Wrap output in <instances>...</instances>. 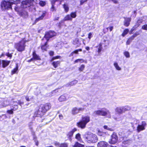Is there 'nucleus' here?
<instances>
[{"mask_svg": "<svg viewBox=\"0 0 147 147\" xmlns=\"http://www.w3.org/2000/svg\"><path fill=\"white\" fill-rule=\"evenodd\" d=\"M20 0L15 1V0H7L2 1L1 3V7L2 10L12 9V5L16 4V5L20 4Z\"/></svg>", "mask_w": 147, "mask_h": 147, "instance_id": "nucleus-1", "label": "nucleus"}, {"mask_svg": "<svg viewBox=\"0 0 147 147\" xmlns=\"http://www.w3.org/2000/svg\"><path fill=\"white\" fill-rule=\"evenodd\" d=\"M16 5L14 9L15 10L17 11L18 14L24 18H26L28 17V12L26 11L27 9L30 7H23L22 5V4L21 3L20 6L19 5Z\"/></svg>", "mask_w": 147, "mask_h": 147, "instance_id": "nucleus-2", "label": "nucleus"}, {"mask_svg": "<svg viewBox=\"0 0 147 147\" xmlns=\"http://www.w3.org/2000/svg\"><path fill=\"white\" fill-rule=\"evenodd\" d=\"M93 115L95 116L96 115H101L102 116H106L107 117L110 118L111 117V113L108 110L103 108L100 110L95 111L93 113Z\"/></svg>", "mask_w": 147, "mask_h": 147, "instance_id": "nucleus-3", "label": "nucleus"}, {"mask_svg": "<svg viewBox=\"0 0 147 147\" xmlns=\"http://www.w3.org/2000/svg\"><path fill=\"white\" fill-rule=\"evenodd\" d=\"M90 120V117L89 116H82L81 120L77 123V126L82 129H84L86 127V124L89 122Z\"/></svg>", "mask_w": 147, "mask_h": 147, "instance_id": "nucleus-4", "label": "nucleus"}, {"mask_svg": "<svg viewBox=\"0 0 147 147\" xmlns=\"http://www.w3.org/2000/svg\"><path fill=\"white\" fill-rule=\"evenodd\" d=\"M84 138L86 141L88 143H95L98 140L96 136L92 134L85 135L84 136Z\"/></svg>", "mask_w": 147, "mask_h": 147, "instance_id": "nucleus-5", "label": "nucleus"}, {"mask_svg": "<svg viewBox=\"0 0 147 147\" xmlns=\"http://www.w3.org/2000/svg\"><path fill=\"white\" fill-rule=\"evenodd\" d=\"M26 41L24 39H22L19 42L15 44L14 45L15 48L19 52H22L24 51L26 46Z\"/></svg>", "mask_w": 147, "mask_h": 147, "instance_id": "nucleus-6", "label": "nucleus"}, {"mask_svg": "<svg viewBox=\"0 0 147 147\" xmlns=\"http://www.w3.org/2000/svg\"><path fill=\"white\" fill-rule=\"evenodd\" d=\"M131 108L129 106H125L122 107H118L115 109V111L118 114H121L123 112L129 110Z\"/></svg>", "mask_w": 147, "mask_h": 147, "instance_id": "nucleus-7", "label": "nucleus"}, {"mask_svg": "<svg viewBox=\"0 0 147 147\" xmlns=\"http://www.w3.org/2000/svg\"><path fill=\"white\" fill-rule=\"evenodd\" d=\"M56 35V33L53 31H49L47 32L46 33L44 38L42 39V40H47L48 41L49 39Z\"/></svg>", "mask_w": 147, "mask_h": 147, "instance_id": "nucleus-8", "label": "nucleus"}, {"mask_svg": "<svg viewBox=\"0 0 147 147\" xmlns=\"http://www.w3.org/2000/svg\"><path fill=\"white\" fill-rule=\"evenodd\" d=\"M47 111V110H46L44 105H41L37 112V114L39 116H41L43 115L44 113Z\"/></svg>", "mask_w": 147, "mask_h": 147, "instance_id": "nucleus-9", "label": "nucleus"}, {"mask_svg": "<svg viewBox=\"0 0 147 147\" xmlns=\"http://www.w3.org/2000/svg\"><path fill=\"white\" fill-rule=\"evenodd\" d=\"M34 2L33 0H25V1H22L21 3L23 7H24L25 6H26L25 7L26 8L28 6H32Z\"/></svg>", "mask_w": 147, "mask_h": 147, "instance_id": "nucleus-10", "label": "nucleus"}, {"mask_svg": "<svg viewBox=\"0 0 147 147\" xmlns=\"http://www.w3.org/2000/svg\"><path fill=\"white\" fill-rule=\"evenodd\" d=\"M146 125V123L145 121H142L141 124L138 125V126L137 127V132H139L140 131L145 129Z\"/></svg>", "mask_w": 147, "mask_h": 147, "instance_id": "nucleus-11", "label": "nucleus"}, {"mask_svg": "<svg viewBox=\"0 0 147 147\" xmlns=\"http://www.w3.org/2000/svg\"><path fill=\"white\" fill-rule=\"evenodd\" d=\"M111 137V139L109 141L110 144H114L117 142L118 137L116 133H113Z\"/></svg>", "mask_w": 147, "mask_h": 147, "instance_id": "nucleus-12", "label": "nucleus"}, {"mask_svg": "<svg viewBox=\"0 0 147 147\" xmlns=\"http://www.w3.org/2000/svg\"><path fill=\"white\" fill-rule=\"evenodd\" d=\"M84 110V108H82L74 107L72 110V113L73 115H76L79 113L80 111H82Z\"/></svg>", "mask_w": 147, "mask_h": 147, "instance_id": "nucleus-13", "label": "nucleus"}, {"mask_svg": "<svg viewBox=\"0 0 147 147\" xmlns=\"http://www.w3.org/2000/svg\"><path fill=\"white\" fill-rule=\"evenodd\" d=\"M97 147H116L108 145L107 142L104 141L98 142L97 145Z\"/></svg>", "mask_w": 147, "mask_h": 147, "instance_id": "nucleus-14", "label": "nucleus"}, {"mask_svg": "<svg viewBox=\"0 0 147 147\" xmlns=\"http://www.w3.org/2000/svg\"><path fill=\"white\" fill-rule=\"evenodd\" d=\"M77 129L76 128H74L71 131L69 132L67 134V136L69 140H71V138L73 136L74 133L76 131Z\"/></svg>", "mask_w": 147, "mask_h": 147, "instance_id": "nucleus-15", "label": "nucleus"}, {"mask_svg": "<svg viewBox=\"0 0 147 147\" xmlns=\"http://www.w3.org/2000/svg\"><path fill=\"white\" fill-rule=\"evenodd\" d=\"M139 123V121L136 118H132L131 119L130 123L131 124V126L134 128V125L137 124Z\"/></svg>", "mask_w": 147, "mask_h": 147, "instance_id": "nucleus-16", "label": "nucleus"}, {"mask_svg": "<svg viewBox=\"0 0 147 147\" xmlns=\"http://www.w3.org/2000/svg\"><path fill=\"white\" fill-rule=\"evenodd\" d=\"M131 21L130 18H125V20L124 22V25L126 26H129L130 22Z\"/></svg>", "mask_w": 147, "mask_h": 147, "instance_id": "nucleus-17", "label": "nucleus"}, {"mask_svg": "<svg viewBox=\"0 0 147 147\" xmlns=\"http://www.w3.org/2000/svg\"><path fill=\"white\" fill-rule=\"evenodd\" d=\"M55 145L59 147H68V144L67 143H63L59 144V143H56L55 144Z\"/></svg>", "mask_w": 147, "mask_h": 147, "instance_id": "nucleus-18", "label": "nucleus"}, {"mask_svg": "<svg viewBox=\"0 0 147 147\" xmlns=\"http://www.w3.org/2000/svg\"><path fill=\"white\" fill-rule=\"evenodd\" d=\"M10 63V61L7 60H2V67L5 68Z\"/></svg>", "mask_w": 147, "mask_h": 147, "instance_id": "nucleus-19", "label": "nucleus"}, {"mask_svg": "<svg viewBox=\"0 0 147 147\" xmlns=\"http://www.w3.org/2000/svg\"><path fill=\"white\" fill-rule=\"evenodd\" d=\"M46 12L45 11H44V12H42L41 16H40L39 17L36 18V20L35 21V22H38V21H39L40 20H42L43 19V18L45 16V14H46Z\"/></svg>", "mask_w": 147, "mask_h": 147, "instance_id": "nucleus-20", "label": "nucleus"}, {"mask_svg": "<svg viewBox=\"0 0 147 147\" xmlns=\"http://www.w3.org/2000/svg\"><path fill=\"white\" fill-rule=\"evenodd\" d=\"M32 56L33 58H32L34 60H40V57L39 56L37 55L35 53V51H34L32 53Z\"/></svg>", "mask_w": 147, "mask_h": 147, "instance_id": "nucleus-21", "label": "nucleus"}, {"mask_svg": "<svg viewBox=\"0 0 147 147\" xmlns=\"http://www.w3.org/2000/svg\"><path fill=\"white\" fill-rule=\"evenodd\" d=\"M9 102L7 101H4L3 102L0 103V108L5 107L8 105Z\"/></svg>", "mask_w": 147, "mask_h": 147, "instance_id": "nucleus-22", "label": "nucleus"}, {"mask_svg": "<svg viewBox=\"0 0 147 147\" xmlns=\"http://www.w3.org/2000/svg\"><path fill=\"white\" fill-rule=\"evenodd\" d=\"M67 99L66 95L64 94L61 95L59 98L58 100L60 102L65 101Z\"/></svg>", "mask_w": 147, "mask_h": 147, "instance_id": "nucleus-23", "label": "nucleus"}, {"mask_svg": "<svg viewBox=\"0 0 147 147\" xmlns=\"http://www.w3.org/2000/svg\"><path fill=\"white\" fill-rule=\"evenodd\" d=\"M44 41L45 42V44L44 45H42L41 47L42 51L43 52H44L45 51H46L47 48V43L48 41H47V40H44Z\"/></svg>", "mask_w": 147, "mask_h": 147, "instance_id": "nucleus-24", "label": "nucleus"}, {"mask_svg": "<svg viewBox=\"0 0 147 147\" xmlns=\"http://www.w3.org/2000/svg\"><path fill=\"white\" fill-rule=\"evenodd\" d=\"M60 62L59 61H54L52 63V65L55 68H56L60 65Z\"/></svg>", "mask_w": 147, "mask_h": 147, "instance_id": "nucleus-25", "label": "nucleus"}, {"mask_svg": "<svg viewBox=\"0 0 147 147\" xmlns=\"http://www.w3.org/2000/svg\"><path fill=\"white\" fill-rule=\"evenodd\" d=\"M73 44L74 45H77V46L80 45V43L79 42V39L78 38H76L74 40H73Z\"/></svg>", "mask_w": 147, "mask_h": 147, "instance_id": "nucleus-26", "label": "nucleus"}, {"mask_svg": "<svg viewBox=\"0 0 147 147\" xmlns=\"http://www.w3.org/2000/svg\"><path fill=\"white\" fill-rule=\"evenodd\" d=\"M63 8L65 12L67 13L69 10V5L67 3H65L63 5Z\"/></svg>", "mask_w": 147, "mask_h": 147, "instance_id": "nucleus-27", "label": "nucleus"}, {"mask_svg": "<svg viewBox=\"0 0 147 147\" xmlns=\"http://www.w3.org/2000/svg\"><path fill=\"white\" fill-rule=\"evenodd\" d=\"M113 65L116 69L119 71L121 70V68L119 66L118 63L117 62H115L113 64Z\"/></svg>", "mask_w": 147, "mask_h": 147, "instance_id": "nucleus-28", "label": "nucleus"}, {"mask_svg": "<svg viewBox=\"0 0 147 147\" xmlns=\"http://www.w3.org/2000/svg\"><path fill=\"white\" fill-rule=\"evenodd\" d=\"M72 18L70 15L68 14L66 15L64 18L63 20L64 21L68 20H71Z\"/></svg>", "mask_w": 147, "mask_h": 147, "instance_id": "nucleus-29", "label": "nucleus"}, {"mask_svg": "<svg viewBox=\"0 0 147 147\" xmlns=\"http://www.w3.org/2000/svg\"><path fill=\"white\" fill-rule=\"evenodd\" d=\"M59 90V89L58 88L52 91L51 93V95H50V96H51L57 94V93L58 92Z\"/></svg>", "mask_w": 147, "mask_h": 147, "instance_id": "nucleus-30", "label": "nucleus"}, {"mask_svg": "<svg viewBox=\"0 0 147 147\" xmlns=\"http://www.w3.org/2000/svg\"><path fill=\"white\" fill-rule=\"evenodd\" d=\"M44 105L45 107V109L47 110V111L51 108V105L50 103H46Z\"/></svg>", "mask_w": 147, "mask_h": 147, "instance_id": "nucleus-31", "label": "nucleus"}, {"mask_svg": "<svg viewBox=\"0 0 147 147\" xmlns=\"http://www.w3.org/2000/svg\"><path fill=\"white\" fill-rule=\"evenodd\" d=\"M25 99L27 101H29L33 99V96H27L25 97Z\"/></svg>", "mask_w": 147, "mask_h": 147, "instance_id": "nucleus-32", "label": "nucleus"}, {"mask_svg": "<svg viewBox=\"0 0 147 147\" xmlns=\"http://www.w3.org/2000/svg\"><path fill=\"white\" fill-rule=\"evenodd\" d=\"M78 82V81L76 80H74L73 81L71 82L69 84H68L67 85V86H73L74 85L76 84Z\"/></svg>", "mask_w": 147, "mask_h": 147, "instance_id": "nucleus-33", "label": "nucleus"}, {"mask_svg": "<svg viewBox=\"0 0 147 147\" xmlns=\"http://www.w3.org/2000/svg\"><path fill=\"white\" fill-rule=\"evenodd\" d=\"M62 0H52L51 1V5H54L55 2L57 1L59 2V4H61Z\"/></svg>", "mask_w": 147, "mask_h": 147, "instance_id": "nucleus-34", "label": "nucleus"}, {"mask_svg": "<svg viewBox=\"0 0 147 147\" xmlns=\"http://www.w3.org/2000/svg\"><path fill=\"white\" fill-rule=\"evenodd\" d=\"M83 146L78 142H76L73 147H83Z\"/></svg>", "mask_w": 147, "mask_h": 147, "instance_id": "nucleus-35", "label": "nucleus"}, {"mask_svg": "<svg viewBox=\"0 0 147 147\" xmlns=\"http://www.w3.org/2000/svg\"><path fill=\"white\" fill-rule=\"evenodd\" d=\"M80 62V63H82L84 62V60L82 59H78L74 61V63H77Z\"/></svg>", "mask_w": 147, "mask_h": 147, "instance_id": "nucleus-36", "label": "nucleus"}, {"mask_svg": "<svg viewBox=\"0 0 147 147\" xmlns=\"http://www.w3.org/2000/svg\"><path fill=\"white\" fill-rule=\"evenodd\" d=\"M70 15L72 19V18H76L77 16L76 13V12H72L71 13Z\"/></svg>", "mask_w": 147, "mask_h": 147, "instance_id": "nucleus-37", "label": "nucleus"}, {"mask_svg": "<svg viewBox=\"0 0 147 147\" xmlns=\"http://www.w3.org/2000/svg\"><path fill=\"white\" fill-rule=\"evenodd\" d=\"M18 65H16V67L14 68L12 71H11V74L12 75L13 74H15L16 72L18 70Z\"/></svg>", "mask_w": 147, "mask_h": 147, "instance_id": "nucleus-38", "label": "nucleus"}, {"mask_svg": "<svg viewBox=\"0 0 147 147\" xmlns=\"http://www.w3.org/2000/svg\"><path fill=\"white\" fill-rule=\"evenodd\" d=\"M98 47V53H100L102 49V44L101 43H100L99 45L97 46Z\"/></svg>", "mask_w": 147, "mask_h": 147, "instance_id": "nucleus-39", "label": "nucleus"}, {"mask_svg": "<svg viewBox=\"0 0 147 147\" xmlns=\"http://www.w3.org/2000/svg\"><path fill=\"white\" fill-rule=\"evenodd\" d=\"M129 30L128 29H125V30L122 34V36H125L126 35L127 33L128 32Z\"/></svg>", "mask_w": 147, "mask_h": 147, "instance_id": "nucleus-40", "label": "nucleus"}, {"mask_svg": "<svg viewBox=\"0 0 147 147\" xmlns=\"http://www.w3.org/2000/svg\"><path fill=\"white\" fill-rule=\"evenodd\" d=\"M123 54L126 58H129L130 57V54L127 51H125L124 52Z\"/></svg>", "mask_w": 147, "mask_h": 147, "instance_id": "nucleus-41", "label": "nucleus"}, {"mask_svg": "<svg viewBox=\"0 0 147 147\" xmlns=\"http://www.w3.org/2000/svg\"><path fill=\"white\" fill-rule=\"evenodd\" d=\"M39 4L40 6L43 7L45 5L46 3L45 1H40L39 2Z\"/></svg>", "mask_w": 147, "mask_h": 147, "instance_id": "nucleus-42", "label": "nucleus"}, {"mask_svg": "<svg viewBox=\"0 0 147 147\" xmlns=\"http://www.w3.org/2000/svg\"><path fill=\"white\" fill-rule=\"evenodd\" d=\"M84 65H81L80 67L79 68V70L80 71H82L84 70Z\"/></svg>", "mask_w": 147, "mask_h": 147, "instance_id": "nucleus-43", "label": "nucleus"}, {"mask_svg": "<svg viewBox=\"0 0 147 147\" xmlns=\"http://www.w3.org/2000/svg\"><path fill=\"white\" fill-rule=\"evenodd\" d=\"M119 117H120V115H119L117 117H116L115 116H114L113 117V118L116 121H119L121 120L119 118Z\"/></svg>", "mask_w": 147, "mask_h": 147, "instance_id": "nucleus-44", "label": "nucleus"}, {"mask_svg": "<svg viewBox=\"0 0 147 147\" xmlns=\"http://www.w3.org/2000/svg\"><path fill=\"white\" fill-rule=\"evenodd\" d=\"M104 128L107 130H110V131H113L112 129L110 128L109 127H108L107 126V125H104Z\"/></svg>", "mask_w": 147, "mask_h": 147, "instance_id": "nucleus-45", "label": "nucleus"}, {"mask_svg": "<svg viewBox=\"0 0 147 147\" xmlns=\"http://www.w3.org/2000/svg\"><path fill=\"white\" fill-rule=\"evenodd\" d=\"M76 138L77 140H80L81 139L80 137V135L79 134H77L76 136Z\"/></svg>", "mask_w": 147, "mask_h": 147, "instance_id": "nucleus-46", "label": "nucleus"}, {"mask_svg": "<svg viewBox=\"0 0 147 147\" xmlns=\"http://www.w3.org/2000/svg\"><path fill=\"white\" fill-rule=\"evenodd\" d=\"M142 29L144 30H147V24L143 25L142 26Z\"/></svg>", "mask_w": 147, "mask_h": 147, "instance_id": "nucleus-47", "label": "nucleus"}, {"mask_svg": "<svg viewBox=\"0 0 147 147\" xmlns=\"http://www.w3.org/2000/svg\"><path fill=\"white\" fill-rule=\"evenodd\" d=\"M60 57L61 56H57L55 57H53L51 59V61H52L55 59H59L60 58Z\"/></svg>", "mask_w": 147, "mask_h": 147, "instance_id": "nucleus-48", "label": "nucleus"}, {"mask_svg": "<svg viewBox=\"0 0 147 147\" xmlns=\"http://www.w3.org/2000/svg\"><path fill=\"white\" fill-rule=\"evenodd\" d=\"M56 10L55 8L54 5H52V6L51 8V11H54Z\"/></svg>", "mask_w": 147, "mask_h": 147, "instance_id": "nucleus-49", "label": "nucleus"}, {"mask_svg": "<svg viewBox=\"0 0 147 147\" xmlns=\"http://www.w3.org/2000/svg\"><path fill=\"white\" fill-rule=\"evenodd\" d=\"M92 33L91 32L89 33L88 34V37L89 40H90L91 38L92 37Z\"/></svg>", "mask_w": 147, "mask_h": 147, "instance_id": "nucleus-50", "label": "nucleus"}, {"mask_svg": "<svg viewBox=\"0 0 147 147\" xmlns=\"http://www.w3.org/2000/svg\"><path fill=\"white\" fill-rule=\"evenodd\" d=\"M140 34V33L138 32H136L133 35L135 37H136L137 36Z\"/></svg>", "mask_w": 147, "mask_h": 147, "instance_id": "nucleus-51", "label": "nucleus"}, {"mask_svg": "<svg viewBox=\"0 0 147 147\" xmlns=\"http://www.w3.org/2000/svg\"><path fill=\"white\" fill-rule=\"evenodd\" d=\"M17 103L18 104H19L21 106L24 103L23 102H22L20 100H18V102H17Z\"/></svg>", "mask_w": 147, "mask_h": 147, "instance_id": "nucleus-52", "label": "nucleus"}, {"mask_svg": "<svg viewBox=\"0 0 147 147\" xmlns=\"http://www.w3.org/2000/svg\"><path fill=\"white\" fill-rule=\"evenodd\" d=\"M88 0H81L80 1V4L82 5L84 3L87 1Z\"/></svg>", "mask_w": 147, "mask_h": 147, "instance_id": "nucleus-53", "label": "nucleus"}, {"mask_svg": "<svg viewBox=\"0 0 147 147\" xmlns=\"http://www.w3.org/2000/svg\"><path fill=\"white\" fill-rule=\"evenodd\" d=\"M14 105L15 106V109H17L18 108V107L17 105H18L17 103V102H14Z\"/></svg>", "mask_w": 147, "mask_h": 147, "instance_id": "nucleus-54", "label": "nucleus"}, {"mask_svg": "<svg viewBox=\"0 0 147 147\" xmlns=\"http://www.w3.org/2000/svg\"><path fill=\"white\" fill-rule=\"evenodd\" d=\"M7 113L9 114H13V112L12 110H8L7 111Z\"/></svg>", "mask_w": 147, "mask_h": 147, "instance_id": "nucleus-55", "label": "nucleus"}, {"mask_svg": "<svg viewBox=\"0 0 147 147\" xmlns=\"http://www.w3.org/2000/svg\"><path fill=\"white\" fill-rule=\"evenodd\" d=\"M78 51L77 50H76L75 51H73L71 53V55H73V54L74 53H76V54H78Z\"/></svg>", "mask_w": 147, "mask_h": 147, "instance_id": "nucleus-56", "label": "nucleus"}, {"mask_svg": "<svg viewBox=\"0 0 147 147\" xmlns=\"http://www.w3.org/2000/svg\"><path fill=\"white\" fill-rule=\"evenodd\" d=\"M131 42V41L129 38L126 42L127 45H129Z\"/></svg>", "mask_w": 147, "mask_h": 147, "instance_id": "nucleus-57", "label": "nucleus"}, {"mask_svg": "<svg viewBox=\"0 0 147 147\" xmlns=\"http://www.w3.org/2000/svg\"><path fill=\"white\" fill-rule=\"evenodd\" d=\"M107 29H109L110 31H111L113 29V27L112 26L108 27L107 28Z\"/></svg>", "mask_w": 147, "mask_h": 147, "instance_id": "nucleus-58", "label": "nucleus"}, {"mask_svg": "<svg viewBox=\"0 0 147 147\" xmlns=\"http://www.w3.org/2000/svg\"><path fill=\"white\" fill-rule=\"evenodd\" d=\"M54 52L53 51H50L49 52V54L50 56H52L54 55Z\"/></svg>", "mask_w": 147, "mask_h": 147, "instance_id": "nucleus-59", "label": "nucleus"}, {"mask_svg": "<svg viewBox=\"0 0 147 147\" xmlns=\"http://www.w3.org/2000/svg\"><path fill=\"white\" fill-rule=\"evenodd\" d=\"M59 118L60 119H62L63 118V116L61 114L60 115H59Z\"/></svg>", "mask_w": 147, "mask_h": 147, "instance_id": "nucleus-60", "label": "nucleus"}, {"mask_svg": "<svg viewBox=\"0 0 147 147\" xmlns=\"http://www.w3.org/2000/svg\"><path fill=\"white\" fill-rule=\"evenodd\" d=\"M134 38H135V37L134 36H133V35L131 37H130V38H129V39L132 41V40H133L134 39Z\"/></svg>", "mask_w": 147, "mask_h": 147, "instance_id": "nucleus-61", "label": "nucleus"}, {"mask_svg": "<svg viewBox=\"0 0 147 147\" xmlns=\"http://www.w3.org/2000/svg\"><path fill=\"white\" fill-rule=\"evenodd\" d=\"M134 30V29L133 28H132L129 32V34H132Z\"/></svg>", "mask_w": 147, "mask_h": 147, "instance_id": "nucleus-62", "label": "nucleus"}, {"mask_svg": "<svg viewBox=\"0 0 147 147\" xmlns=\"http://www.w3.org/2000/svg\"><path fill=\"white\" fill-rule=\"evenodd\" d=\"M35 144L37 146H38V141L35 140Z\"/></svg>", "mask_w": 147, "mask_h": 147, "instance_id": "nucleus-63", "label": "nucleus"}, {"mask_svg": "<svg viewBox=\"0 0 147 147\" xmlns=\"http://www.w3.org/2000/svg\"><path fill=\"white\" fill-rule=\"evenodd\" d=\"M112 1L115 3H117V0H112Z\"/></svg>", "mask_w": 147, "mask_h": 147, "instance_id": "nucleus-64", "label": "nucleus"}]
</instances>
